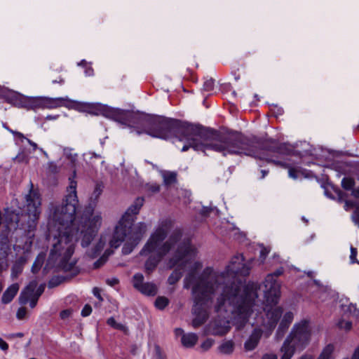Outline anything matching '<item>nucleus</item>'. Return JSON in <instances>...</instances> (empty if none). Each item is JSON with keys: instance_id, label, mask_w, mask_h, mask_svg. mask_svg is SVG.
Returning <instances> with one entry per match:
<instances>
[{"instance_id": "nucleus-1", "label": "nucleus", "mask_w": 359, "mask_h": 359, "mask_svg": "<svg viewBox=\"0 0 359 359\" xmlns=\"http://www.w3.org/2000/svg\"><path fill=\"white\" fill-rule=\"evenodd\" d=\"M151 136L164 140L176 137L184 142L182 151L192 148L204 154L208 151H214L224 156L243 154L266 160L284 168H289L286 163L269 158V154L289 155L292 151L288 144L279 143L273 139L259 142L256 137H249L237 131L222 133L165 117L156 116Z\"/></svg>"}, {"instance_id": "nucleus-2", "label": "nucleus", "mask_w": 359, "mask_h": 359, "mask_svg": "<svg viewBox=\"0 0 359 359\" xmlns=\"http://www.w3.org/2000/svg\"><path fill=\"white\" fill-rule=\"evenodd\" d=\"M76 189V182L71 181L62 204L54 209L53 225L49 228V236L53 237L50 259L57 260L61 257L60 265L64 271L70 272L69 275L66 276L69 279L79 273L75 262H68L74 252L75 241L81 239L82 247H88L102 224L100 215L93 216L94 208L90 205L86 207L79 222H76V215L79 208Z\"/></svg>"}, {"instance_id": "nucleus-3", "label": "nucleus", "mask_w": 359, "mask_h": 359, "mask_svg": "<svg viewBox=\"0 0 359 359\" xmlns=\"http://www.w3.org/2000/svg\"><path fill=\"white\" fill-rule=\"evenodd\" d=\"M243 262V255H235L226 266L225 271L221 273L215 272L212 268L209 267L217 278L215 291L222 286V292L217 298L215 311L217 313L222 310L226 311L225 304L228 302L233 306L232 312L236 314L234 323L238 330L244 327L252 313L255 299L258 297L257 287L253 283L243 285L241 283L233 282L229 285L224 282L226 277L233 278L237 275L242 276L249 275L250 267Z\"/></svg>"}, {"instance_id": "nucleus-4", "label": "nucleus", "mask_w": 359, "mask_h": 359, "mask_svg": "<svg viewBox=\"0 0 359 359\" xmlns=\"http://www.w3.org/2000/svg\"><path fill=\"white\" fill-rule=\"evenodd\" d=\"M167 234L168 231L165 227L158 228L140 252L141 255L155 252L145 262V271L148 274L154 271L162 258L170 250H173V255L168 263L170 269L183 261L194 250L191 239L188 237L182 238L181 229H175L168 239L162 244Z\"/></svg>"}, {"instance_id": "nucleus-5", "label": "nucleus", "mask_w": 359, "mask_h": 359, "mask_svg": "<svg viewBox=\"0 0 359 359\" xmlns=\"http://www.w3.org/2000/svg\"><path fill=\"white\" fill-rule=\"evenodd\" d=\"M25 204L21 215L15 210H10L8 208L5 210L6 229L2 231L0 234V249L2 250L6 251L10 249L12 241L9 235L11 228L22 229L28 233L36 229L41 212V198L38 191L33 189L32 184H31L29 193L25 196Z\"/></svg>"}, {"instance_id": "nucleus-6", "label": "nucleus", "mask_w": 359, "mask_h": 359, "mask_svg": "<svg viewBox=\"0 0 359 359\" xmlns=\"http://www.w3.org/2000/svg\"><path fill=\"white\" fill-rule=\"evenodd\" d=\"M216 281L215 275L212 273L210 268H207L201 276L199 282L192 287L194 302L192 312L195 315L192 325L195 328L204 324L208 318L207 309L212 304Z\"/></svg>"}, {"instance_id": "nucleus-7", "label": "nucleus", "mask_w": 359, "mask_h": 359, "mask_svg": "<svg viewBox=\"0 0 359 359\" xmlns=\"http://www.w3.org/2000/svg\"><path fill=\"white\" fill-rule=\"evenodd\" d=\"M283 273V268L278 269L274 273L267 275L264 283L266 304L264 308V317L262 316V325L265 329L264 332L267 337L276 327L283 311L282 307L276 306L280 296V284L276 278Z\"/></svg>"}, {"instance_id": "nucleus-8", "label": "nucleus", "mask_w": 359, "mask_h": 359, "mask_svg": "<svg viewBox=\"0 0 359 359\" xmlns=\"http://www.w3.org/2000/svg\"><path fill=\"white\" fill-rule=\"evenodd\" d=\"M311 337V330L308 320H302L295 323L280 348V359H291L296 350L304 349L309 345Z\"/></svg>"}, {"instance_id": "nucleus-9", "label": "nucleus", "mask_w": 359, "mask_h": 359, "mask_svg": "<svg viewBox=\"0 0 359 359\" xmlns=\"http://www.w3.org/2000/svg\"><path fill=\"white\" fill-rule=\"evenodd\" d=\"M144 202V198L143 197H137L127 209L116 226L113 237L109 242L111 248H118L121 239L126 236V231L133 229L136 225L134 224V222L136 215L139 214L141 208L143 206Z\"/></svg>"}, {"instance_id": "nucleus-10", "label": "nucleus", "mask_w": 359, "mask_h": 359, "mask_svg": "<svg viewBox=\"0 0 359 359\" xmlns=\"http://www.w3.org/2000/svg\"><path fill=\"white\" fill-rule=\"evenodd\" d=\"M156 116L129 111L126 126L133 128L137 135L143 133L151 136Z\"/></svg>"}, {"instance_id": "nucleus-11", "label": "nucleus", "mask_w": 359, "mask_h": 359, "mask_svg": "<svg viewBox=\"0 0 359 359\" xmlns=\"http://www.w3.org/2000/svg\"><path fill=\"white\" fill-rule=\"evenodd\" d=\"M147 231V224L144 222H138L133 229L126 231V236L121 239L119 246L127 238L122 248L123 255H129L138 245Z\"/></svg>"}, {"instance_id": "nucleus-12", "label": "nucleus", "mask_w": 359, "mask_h": 359, "mask_svg": "<svg viewBox=\"0 0 359 359\" xmlns=\"http://www.w3.org/2000/svg\"><path fill=\"white\" fill-rule=\"evenodd\" d=\"M129 111H130L128 110L111 108L102 105L88 106L89 113L95 115L102 114L104 116L119 122L123 125H126L127 123Z\"/></svg>"}, {"instance_id": "nucleus-13", "label": "nucleus", "mask_w": 359, "mask_h": 359, "mask_svg": "<svg viewBox=\"0 0 359 359\" xmlns=\"http://www.w3.org/2000/svg\"><path fill=\"white\" fill-rule=\"evenodd\" d=\"M133 287L141 293L147 296H154L158 292L156 285L153 283H144V276L142 273H135L133 277Z\"/></svg>"}, {"instance_id": "nucleus-14", "label": "nucleus", "mask_w": 359, "mask_h": 359, "mask_svg": "<svg viewBox=\"0 0 359 359\" xmlns=\"http://www.w3.org/2000/svg\"><path fill=\"white\" fill-rule=\"evenodd\" d=\"M0 97L4 98L7 102L14 106L23 107L25 97L15 91L2 87L0 89Z\"/></svg>"}, {"instance_id": "nucleus-15", "label": "nucleus", "mask_w": 359, "mask_h": 359, "mask_svg": "<svg viewBox=\"0 0 359 359\" xmlns=\"http://www.w3.org/2000/svg\"><path fill=\"white\" fill-rule=\"evenodd\" d=\"M202 264L199 262H196L191 269H190L189 272L185 277L184 282V287L186 289H189L191 285H193V287L197 284V283L199 282L200 278L203 273L204 271L207 269L205 268L201 274L198 276H197V272L198 270H200L202 268Z\"/></svg>"}, {"instance_id": "nucleus-16", "label": "nucleus", "mask_w": 359, "mask_h": 359, "mask_svg": "<svg viewBox=\"0 0 359 359\" xmlns=\"http://www.w3.org/2000/svg\"><path fill=\"white\" fill-rule=\"evenodd\" d=\"M37 285L38 282L36 280L29 282V283L20 292L18 298L20 304H27L29 302V298L35 296V290Z\"/></svg>"}, {"instance_id": "nucleus-17", "label": "nucleus", "mask_w": 359, "mask_h": 359, "mask_svg": "<svg viewBox=\"0 0 359 359\" xmlns=\"http://www.w3.org/2000/svg\"><path fill=\"white\" fill-rule=\"evenodd\" d=\"M263 332L262 329L255 328L244 344L245 349L248 351L254 350L257 346Z\"/></svg>"}, {"instance_id": "nucleus-18", "label": "nucleus", "mask_w": 359, "mask_h": 359, "mask_svg": "<svg viewBox=\"0 0 359 359\" xmlns=\"http://www.w3.org/2000/svg\"><path fill=\"white\" fill-rule=\"evenodd\" d=\"M293 318L294 315L291 311L286 312L284 314L276 333V337L278 339H280L284 336L285 333L292 323Z\"/></svg>"}, {"instance_id": "nucleus-19", "label": "nucleus", "mask_w": 359, "mask_h": 359, "mask_svg": "<svg viewBox=\"0 0 359 359\" xmlns=\"http://www.w3.org/2000/svg\"><path fill=\"white\" fill-rule=\"evenodd\" d=\"M18 290L19 285L17 283H14L9 286L2 295V303L5 304L10 303L17 294Z\"/></svg>"}, {"instance_id": "nucleus-20", "label": "nucleus", "mask_w": 359, "mask_h": 359, "mask_svg": "<svg viewBox=\"0 0 359 359\" xmlns=\"http://www.w3.org/2000/svg\"><path fill=\"white\" fill-rule=\"evenodd\" d=\"M67 100V99L62 97L51 98L48 97H41L42 108L53 109L59 107L62 105V101Z\"/></svg>"}, {"instance_id": "nucleus-21", "label": "nucleus", "mask_w": 359, "mask_h": 359, "mask_svg": "<svg viewBox=\"0 0 359 359\" xmlns=\"http://www.w3.org/2000/svg\"><path fill=\"white\" fill-rule=\"evenodd\" d=\"M335 193L337 194V200L339 202L344 201V209L346 211H348L352 208H354L355 209L354 210H355L357 207L359 206L358 202L345 200L344 198L346 197V194L344 192H343L341 190L338 189L335 190Z\"/></svg>"}, {"instance_id": "nucleus-22", "label": "nucleus", "mask_w": 359, "mask_h": 359, "mask_svg": "<svg viewBox=\"0 0 359 359\" xmlns=\"http://www.w3.org/2000/svg\"><path fill=\"white\" fill-rule=\"evenodd\" d=\"M225 325H221L219 322L215 321L212 325V334L214 335L223 336L226 334L230 329L228 321H226Z\"/></svg>"}, {"instance_id": "nucleus-23", "label": "nucleus", "mask_w": 359, "mask_h": 359, "mask_svg": "<svg viewBox=\"0 0 359 359\" xmlns=\"http://www.w3.org/2000/svg\"><path fill=\"white\" fill-rule=\"evenodd\" d=\"M23 107L29 109L42 108L41 97L27 98L25 97Z\"/></svg>"}, {"instance_id": "nucleus-24", "label": "nucleus", "mask_w": 359, "mask_h": 359, "mask_svg": "<svg viewBox=\"0 0 359 359\" xmlns=\"http://www.w3.org/2000/svg\"><path fill=\"white\" fill-rule=\"evenodd\" d=\"M198 341V336L195 333H189L183 334L181 339L182 344L184 346L190 348L194 346Z\"/></svg>"}, {"instance_id": "nucleus-25", "label": "nucleus", "mask_w": 359, "mask_h": 359, "mask_svg": "<svg viewBox=\"0 0 359 359\" xmlns=\"http://www.w3.org/2000/svg\"><path fill=\"white\" fill-rule=\"evenodd\" d=\"M334 346L332 344H327L322 351L317 359H334L333 353Z\"/></svg>"}, {"instance_id": "nucleus-26", "label": "nucleus", "mask_w": 359, "mask_h": 359, "mask_svg": "<svg viewBox=\"0 0 359 359\" xmlns=\"http://www.w3.org/2000/svg\"><path fill=\"white\" fill-rule=\"evenodd\" d=\"M106 243V239L102 236L100 238L99 241L96 243L95 246L89 252V255L92 258L96 257L100 252L103 250Z\"/></svg>"}, {"instance_id": "nucleus-27", "label": "nucleus", "mask_w": 359, "mask_h": 359, "mask_svg": "<svg viewBox=\"0 0 359 359\" xmlns=\"http://www.w3.org/2000/svg\"><path fill=\"white\" fill-rule=\"evenodd\" d=\"M219 351L224 354H231L234 349V344L232 341H226L223 342L219 346Z\"/></svg>"}, {"instance_id": "nucleus-28", "label": "nucleus", "mask_w": 359, "mask_h": 359, "mask_svg": "<svg viewBox=\"0 0 359 359\" xmlns=\"http://www.w3.org/2000/svg\"><path fill=\"white\" fill-rule=\"evenodd\" d=\"M69 280L66 276H55L48 282V287L53 288L58 286L63 282Z\"/></svg>"}, {"instance_id": "nucleus-29", "label": "nucleus", "mask_w": 359, "mask_h": 359, "mask_svg": "<svg viewBox=\"0 0 359 359\" xmlns=\"http://www.w3.org/2000/svg\"><path fill=\"white\" fill-rule=\"evenodd\" d=\"M165 185L169 186L177 182V174L175 172H167L163 174Z\"/></svg>"}, {"instance_id": "nucleus-30", "label": "nucleus", "mask_w": 359, "mask_h": 359, "mask_svg": "<svg viewBox=\"0 0 359 359\" xmlns=\"http://www.w3.org/2000/svg\"><path fill=\"white\" fill-rule=\"evenodd\" d=\"M182 269L175 270L168 277V282L170 285H174L180 280L182 276Z\"/></svg>"}, {"instance_id": "nucleus-31", "label": "nucleus", "mask_w": 359, "mask_h": 359, "mask_svg": "<svg viewBox=\"0 0 359 359\" xmlns=\"http://www.w3.org/2000/svg\"><path fill=\"white\" fill-rule=\"evenodd\" d=\"M169 304V300L165 297H158L155 301V306L160 309H164Z\"/></svg>"}, {"instance_id": "nucleus-32", "label": "nucleus", "mask_w": 359, "mask_h": 359, "mask_svg": "<svg viewBox=\"0 0 359 359\" xmlns=\"http://www.w3.org/2000/svg\"><path fill=\"white\" fill-rule=\"evenodd\" d=\"M44 260V256L43 255H39L35 259L32 266V271L34 273H37L41 269Z\"/></svg>"}, {"instance_id": "nucleus-33", "label": "nucleus", "mask_w": 359, "mask_h": 359, "mask_svg": "<svg viewBox=\"0 0 359 359\" xmlns=\"http://www.w3.org/2000/svg\"><path fill=\"white\" fill-rule=\"evenodd\" d=\"M355 185V181L351 177H344L341 180V187L345 190H351Z\"/></svg>"}, {"instance_id": "nucleus-34", "label": "nucleus", "mask_w": 359, "mask_h": 359, "mask_svg": "<svg viewBox=\"0 0 359 359\" xmlns=\"http://www.w3.org/2000/svg\"><path fill=\"white\" fill-rule=\"evenodd\" d=\"M153 357L154 359H167L166 355L158 344L154 345Z\"/></svg>"}, {"instance_id": "nucleus-35", "label": "nucleus", "mask_w": 359, "mask_h": 359, "mask_svg": "<svg viewBox=\"0 0 359 359\" xmlns=\"http://www.w3.org/2000/svg\"><path fill=\"white\" fill-rule=\"evenodd\" d=\"M110 254L111 252H109V250H106L104 255L94 263V268L98 269L104 265V263L107 261L108 257Z\"/></svg>"}, {"instance_id": "nucleus-36", "label": "nucleus", "mask_w": 359, "mask_h": 359, "mask_svg": "<svg viewBox=\"0 0 359 359\" xmlns=\"http://www.w3.org/2000/svg\"><path fill=\"white\" fill-rule=\"evenodd\" d=\"M215 81L212 79L206 80L203 84V90L211 91L214 88Z\"/></svg>"}, {"instance_id": "nucleus-37", "label": "nucleus", "mask_w": 359, "mask_h": 359, "mask_svg": "<svg viewBox=\"0 0 359 359\" xmlns=\"http://www.w3.org/2000/svg\"><path fill=\"white\" fill-rule=\"evenodd\" d=\"M338 326L341 329H344L346 331H348L352 327V323L351 321H345L344 320H341L338 323Z\"/></svg>"}, {"instance_id": "nucleus-38", "label": "nucleus", "mask_w": 359, "mask_h": 359, "mask_svg": "<svg viewBox=\"0 0 359 359\" xmlns=\"http://www.w3.org/2000/svg\"><path fill=\"white\" fill-rule=\"evenodd\" d=\"M146 187L147 189L151 193H158L160 191V186L156 183L147 184Z\"/></svg>"}, {"instance_id": "nucleus-39", "label": "nucleus", "mask_w": 359, "mask_h": 359, "mask_svg": "<svg viewBox=\"0 0 359 359\" xmlns=\"http://www.w3.org/2000/svg\"><path fill=\"white\" fill-rule=\"evenodd\" d=\"M357 249L353 246L351 247V255H350V261L351 264L358 263L359 264V262L358 261L356 256H357Z\"/></svg>"}, {"instance_id": "nucleus-40", "label": "nucleus", "mask_w": 359, "mask_h": 359, "mask_svg": "<svg viewBox=\"0 0 359 359\" xmlns=\"http://www.w3.org/2000/svg\"><path fill=\"white\" fill-rule=\"evenodd\" d=\"M27 316V309L25 307H20L18 309L17 313H16V318L18 320H22L25 318Z\"/></svg>"}, {"instance_id": "nucleus-41", "label": "nucleus", "mask_w": 359, "mask_h": 359, "mask_svg": "<svg viewBox=\"0 0 359 359\" xmlns=\"http://www.w3.org/2000/svg\"><path fill=\"white\" fill-rule=\"evenodd\" d=\"M351 218L353 223L359 227V206L353 211Z\"/></svg>"}, {"instance_id": "nucleus-42", "label": "nucleus", "mask_w": 359, "mask_h": 359, "mask_svg": "<svg viewBox=\"0 0 359 359\" xmlns=\"http://www.w3.org/2000/svg\"><path fill=\"white\" fill-rule=\"evenodd\" d=\"M213 343L214 341L212 339H207L201 344V346L203 350L207 351L212 346Z\"/></svg>"}, {"instance_id": "nucleus-43", "label": "nucleus", "mask_w": 359, "mask_h": 359, "mask_svg": "<svg viewBox=\"0 0 359 359\" xmlns=\"http://www.w3.org/2000/svg\"><path fill=\"white\" fill-rule=\"evenodd\" d=\"M91 312L92 307L89 304H86L81 311V316L83 317L88 316Z\"/></svg>"}, {"instance_id": "nucleus-44", "label": "nucleus", "mask_w": 359, "mask_h": 359, "mask_svg": "<svg viewBox=\"0 0 359 359\" xmlns=\"http://www.w3.org/2000/svg\"><path fill=\"white\" fill-rule=\"evenodd\" d=\"M22 271V267L20 264H15L12 267V273L17 276Z\"/></svg>"}, {"instance_id": "nucleus-45", "label": "nucleus", "mask_w": 359, "mask_h": 359, "mask_svg": "<svg viewBox=\"0 0 359 359\" xmlns=\"http://www.w3.org/2000/svg\"><path fill=\"white\" fill-rule=\"evenodd\" d=\"M213 210L214 208L212 207L204 206L201 210V214L204 217H207Z\"/></svg>"}, {"instance_id": "nucleus-46", "label": "nucleus", "mask_w": 359, "mask_h": 359, "mask_svg": "<svg viewBox=\"0 0 359 359\" xmlns=\"http://www.w3.org/2000/svg\"><path fill=\"white\" fill-rule=\"evenodd\" d=\"M45 284H41L39 286L37 285V287L35 290V295L40 297L41 295L43 293L45 290Z\"/></svg>"}, {"instance_id": "nucleus-47", "label": "nucleus", "mask_w": 359, "mask_h": 359, "mask_svg": "<svg viewBox=\"0 0 359 359\" xmlns=\"http://www.w3.org/2000/svg\"><path fill=\"white\" fill-rule=\"evenodd\" d=\"M39 299V297H37L36 295L29 298V306L32 309H34L36 306Z\"/></svg>"}, {"instance_id": "nucleus-48", "label": "nucleus", "mask_w": 359, "mask_h": 359, "mask_svg": "<svg viewBox=\"0 0 359 359\" xmlns=\"http://www.w3.org/2000/svg\"><path fill=\"white\" fill-rule=\"evenodd\" d=\"M72 311L69 309L63 310L60 312V316L62 319H66L70 316Z\"/></svg>"}, {"instance_id": "nucleus-49", "label": "nucleus", "mask_w": 359, "mask_h": 359, "mask_svg": "<svg viewBox=\"0 0 359 359\" xmlns=\"http://www.w3.org/2000/svg\"><path fill=\"white\" fill-rule=\"evenodd\" d=\"M288 174L289 176L293 179H297L298 177V172L294 168H289Z\"/></svg>"}, {"instance_id": "nucleus-50", "label": "nucleus", "mask_w": 359, "mask_h": 359, "mask_svg": "<svg viewBox=\"0 0 359 359\" xmlns=\"http://www.w3.org/2000/svg\"><path fill=\"white\" fill-rule=\"evenodd\" d=\"M93 293L95 297H96L100 302L103 301V298L100 294V290L98 287H94L93 290Z\"/></svg>"}, {"instance_id": "nucleus-51", "label": "nucleus", "mask_w": 359, "mask_h": 359, "mask_svg": "<svg viewBox=\"0 0 359 359\" xmlns=\"http://www.w3.org/2000/svg\"><path fill=\"white\" fill-rule=\"evenodd\" d=\"M15 161H17L19 163H22L24 161H27V157L25 154H18V156H15V158H14Z\"/></svg>"}, {"instance_id": "nucleus-52", "label": "nucleus", "mask_w": 359, "mask_h": 359, "mask_svg": "<svg viewBox=\"0 0 359 359\" xmlns=\"http://www.w3.org/2000/svg\"><path fill=\"white\" fill-rule=\"evenodd\" d=\"M269 250H267L266 248H262L260 251V258L263 260L265 259L266 257L269 254Z\"/></svg>"}, {"instance_id": "nucleus-53", "label": "nucleus", "mask_w": 359, "mask_h": 359, "mask_svg": "<svg viewBox=\"0 0 359 359\" xmlns=\"http://www.w3.org/2000/svg\"><path fill=\"white\" fill-rule=\"evenodd\" d=\"M0 348L4 351L8 349V344L0 337Z\"/></svg>"}, {"instance_id": "nucleus-54", "label": "nucleus", "mask_w": 359, "mask_h": 359, "mask_svg": "<svg viewBox=\"0 0 359 359\" xmlns=\"http://www.w3.org/2000/svg\"><path fill=\"white\" fill-rule=\"evenodd\" d=\"M107 283L110 285V286H115L116 285H117L118 283V280L116 278H110V279H107L106 280Z\"/></svg>"}, {"instance_id": "nucleus-55", "label": "nucleus", "mask_w": 359, "mask_h": 359, "mask_svg": "<svg viewBox=\"0 0 359 359\" xmlns=\"http://www.w3.org/2000/svg\"><path fill=\"white\" fill-rule=\"evenodd\" d=\"M262 359H278V356L273 353H265L262 355Z\"/></svg>"}, {"instance_id": "nucleus-56", "label": "nucleus", "mask_w": 359, "mask_h": 359, "mask_svg": "<svg viewBox=\"0 0 359 359\" xmlns=\"http://www.w3.org/2000/svg\"><path fill=\"white\" fill-rule=\"evenodd\" d=\"M107 323L115 329L118 323H116V320L113 317H111L107 319Z\"/></svg>"}, {"instance_id": "nucleus-57", "label": "nucleus", "mask_w": 359, "mask_h": 359, "mask_svg": "<svg viewBox=\"0 0 359 359\" xmlns=\"http://www.w3.org/2000/svg\"><path fill=\"white\" fill-rule=\"evenodd\" d=\"M115 329L121 330L123 332H126L127 330V327L121 323H117V325L116 326Z\"/></svg>"}, {"instance_id": "nucleus-58", "label": "nucleus", "mask_w": 359, "mask_h": 359, "mask_svg": "<svg viewBox=\"0 0 359 359\" xmlns=\"http://www.w3.org/2000/svg\"><path fill=\"white\" fill-rule=\"evenodd\" d=\"M351 359H359V346L355 349Z\"/></svg>"}, {"instance_id": "nucleus-59", "label": "nucleus", "mask_w": 359, "mask_h": 359, "mask_svg": "<svg viewBox=\"0 0 359 359\" xmlns=\"http://www.w3.org/2000/svg\"><path fill=\"white\" fill-rule=\"evenodd\" d=\"M102 191V189L100 187V185L97 184L94 193L96 194L97 196H98Z\"/></svg>"}, {"instance_id": "nucleus-60", "label": "nucleus", "mask_w": 359, "mask_h": 359, "mask_svg": "<svg viewBox=\"0 0 359 359\" xmlns=\"http://www.w3.org/2000/svg\"><path fill=\"white\" fill-rule=\"evenodd\" d=\"M27 142L33 147V149L35 151L38 149V147H37V144L32 142V140H30L29 139H27L26 138Z\"/></svg>"}, {"instance_id": "nucleus-61", "label": "nucleus", "mask_w": 359, "mask_h": 359, "mask_svg": "<svg viewBox=\"0 0 359 359\" xmlns=\"http://www.w3.org/2000/svg\"><path fill=\"white\" fill-rule=\"evenodd\" d=\"M352 195L355 198H359V187L356 189H353L352 190Z\"/></svg>"}, {"instance_id": "nucleus-62", "label": "nucleus", "mask_w": 359, "mask_h": 359, "mask_svg": "<svg viewBox=\"0 0 359 359\" xmlns=\"http://www.w3.org/2000/svg\"><path fill=\"white\" fill-rule=\"evenodd\" d=\"M11 132L14 134L15 135H17L18 137H19L20 138H25V137L24 136V135L20 132H17V131H13V130H11Z\"/></svg>"}, {"instance_id": "nucleus-63", "label": "nucleus", "mask_w": 359, "mask_h": 359, "mask_svg": "<svg viewBox=\"0 0 359 359\" xmlns=\"http://www.w3.org/2000/svg\"><path fill=\"white\" fill-rule=\"evenodd\" d=\"M351 308H353L354 309V315L355 316H358L359 314V311H357L356 309L354 307L353 305L351 304L349 306H348V309L349 311L351 312L352 310H351Z\"/></svg>"}, {"instance_id": "nucleus-64", "label": "nucleus", "mask_w": 359, "mask_h": 359, "mask_svg": "<svg viewBox=\"0 0 359 359\" xmlns=\"http://www.w3.org/2000/svg\"><path fill=\"white\" fill-rule=\"evenodd\" d=\"M299 359H313V358L311 355L305 354L301 356Z\"/></svg>"}]
</instances>
